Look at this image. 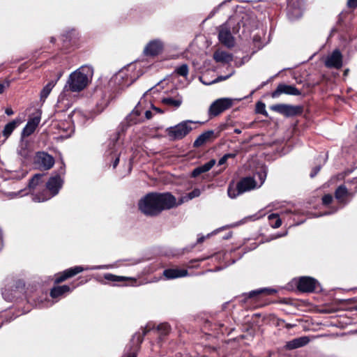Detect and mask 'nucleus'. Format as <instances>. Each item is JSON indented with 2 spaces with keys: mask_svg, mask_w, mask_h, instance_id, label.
<instances>
[{
  "mask_svg": "<svg viewBox=\"0 0 357 357\" xmlns=\"http://www.w3.org/2000/svg\"><path fill=\"white\" fill-rule=\"evenodd\" d=\"M176 205V198L169 192L149 193L138 203L139 211L147 216H156Z\"/></svg>",
  "mask_w": 357,
  "mask_h": 357,
  "instance_id": "obj_1",
  "label": "nucleus"
},
{
  "mask_svg": "<svg viewBox=\"0 0 357 357\" xmlns=\"http://www.w3.org/2000/svg\"><path fill=\"white\" fill-rule=\"evenodd\" d=\"M93 73V68L91 66H81L70 75L63 91L79 92L82 91L91 81Z\"/></svg>",
  "mask_w": 357,
  "mask_h": 357,
  "instance_id": "obj_2",
  "label": "nucleus"
},
{
  "mask_svg": "<svg viewBox=\"0 0 357 357\" xmlns=\"http://www.w3.org/2000/svg\"><path fill=\"white\" fill-rule=\"evenodd\" d=\"M141 64L131 63L121 69L114 76V82L121 88L128 87L143 73Z\"/></svg>",
  "mask_w": 357,
  "mask_h": 357,
  "instance_id": "obj_3",
  "label": "nucleus"
},
{
  "mask_svg": "<svg viewBox=\"0 0 357 357\" xmlns=\"http://www.w3.org/2000/svg\"><path fill=\"white\" fill-rule=\"evenodd\" d=\"M239 25L234 18L229 17V20L219 27L218 38L221 43L227 47L234 45V38L232 33L238 31Z\"/></svg>",
  "mask_w": 357,
  "mask_h": 357,
  "instance_id": "obj_4",
  "label": "nucleus"
},
{
  "mask_svg": "<svg viewBox=\"0 0 357 357\" xmlns=\"http://www.w3.org/2000/svg\"><path fill=\"white\" fill-rule=\"evenodd\" d=\"M63 184V181L59 174H56L50 178L46 183V188L50 192L51 195H36L33 197V200L36 202H45L50 199L52 197L58 194Z\"/></svg>",
  "mask_w": 357,
  "mask_h": 357,
  "instance_id": "obj_5",
  "label": "nucleus"
},
{
  "mask_svg": "<svg viewBox=\"0 0 357 357\" xmlns=\"http://www.w3.org/2000/svg\"><path fill=\"white\" fill-rule=\"evenodd\" d=\"M197 123L190 120L183 121L175 126L167 128V135L173 140L181 139L192 130L190 125Z\"/></svg>",
  "mask_w": 357,
  "mask_h": 357,
  "instance_id": "obj_6",
  "label": "nucleus"
},
{
  "mask_svg": "<svg viewBox=\"0 0 357 357\" xmlns=\"http://www.w3.org/2000/svg\"><path fill=\"white\" fill-rule=\"evenodd\" d=\"M234 104V99L229 98H219L215 100L209 107L208 114L210 118L218 116L224 111L229 109Z\"/></svg>",
  "mask_w": 357,
  "mask_h": 357,
  "instance_id": "obj_7",
  "label": "nucleus"
},
{
  "mask_svg": "<svg viewBox=\"0 0 357 357\" xmlns=\"http://www.w3.org/2000/svg\"><path fill=\"white\" fill-rule=\"evenodd\" d=\"M270 109L287 117L294 116L303 112L302 107L287 104L273 105L270 107Z\"/></svg>",
  "mask_w": 357,
  "mask_h": 357,
  "instance_id": "obj_8",
  "label": "nucleus"
},
{
  "mask_svg": "<svg viewBox=\"0 0 357 357\" xmlns=\"http://www.w3.org/2000/svg\"><path fill=\"white\" fill-rule=\"evenodd\" d=\"M105 268V266H94V267L75 266L73 268H68V269L64 271L62 273L56 276V278H55V282L60 283V282L66 280V279L71 278L84 271L100 269V268Z\"/></svg>",
  "mask_w": 357,
  "mask_h": 357,
  "instance_id": "obj_9",
  "label": "nucleus"
},
{
  "mask_svg": "<svg viewBox=\"0 0 357 357\" xmlns=\"http://www.w3.org/2000/svg\"><path fill=\"white\" fill-rule=\"evenodd\" d=\"M144 100H140L133 110L127 116L126 121L128 124H137L144 121L142 114L144 110Z\"/></svg>",
  "mask_w": 357,
  "mask_h": 357,
  "instance_id": "obj_10",
  "label": "nucleus"
},
{
  "mask_svg": "<svg viewBox=\"0 0 357 357\" xmlns=\"http://www.w3.org/2000/svg\"><path fill=\"white\" fill-rule=\"evenodd\" d=\"M35 162L44 170L50 169L55 162L54 158L46 152L40 151L36 153Z\"/></svg>",
  "mask_w": 357,
  "mask_h": 357,
  "instance_id": "obj_11",
  "label": "nucleus"
},
{
  "mask_svg": "<svg viewBox=\"0 0 357 357\" xmlns=\"http://www.w3.org/2000/svg\"><path fill=\"white\" fill-rule=\"evenodd\" d=\"M284 93L292 96L301 95V91L293 85L285 84H279L276 89L272 93L271 96L273 98H278L281 94Z\"/></svg>",
  "mask_w": 357,
  "mask_h": 357,
  "instance_id": "obj_12",
  "label": "nucleus"
},
{
  "mask_svg": "<svg viewBox=\"0 0 357 357\" xmlns=\"http://www.w3.org/2000/svg\"><path fill=\"white\" fill-rule=\"evenodd\" d=\"M328 68L340 69L342 66V55L339 50H335L325 61Z\"/></svg>",
  "mask_w": 357,
  "mask_h": 357,
  "instance_id": "obj_13",
  "label": "nucleus"
},
{
  "mask_svg": "<svg viewBox=\"0 0 357 357\" xmlns=\"http://www.w3.org/2000/svg\"><path fill=\"white\" fill-rule=\"evenodd\" d=\"M317 281L310 277H301L298 283V289L303 292H312L315 290Z\"/></svg>",
  "mask_w": 357,
  "mask_h": 357,
  "instance_id": "obj_14",
  "label": "nucleus"
},
{
  "mask_svg": "<svg viewBox=\"0 0 357 357\" xmlns=\"http://www.w3.org/2000/svg\"><path fill=\"white\" fill-rule=\"evenodd\" d=\"M256 186V181L252 177L243 178L237 183L239 192H245L247 191H250L255 189Z\"/></svg>",
  "mask_w": 357,
  "mask_h": 357,
  "instance_id": "obj_15",
  "label": "nucleus"
},
{
  "mask_svg": "<svg viewBox=\"0 0 357 357\" xmlns=\"http://www.w3.org/2000/svg\"><path fill=\"white\" fill-rule=\"evenodd\" d=\"M162 47V43L160 40H154L147 44L144 52L146 55L155 56L161 52Z\"/></svg>",
  "mask_w": 357,
  "mask_h": 357,
  "instance_id": "obj_16",
  "label": "nucleus"
},
{
  "mask_svg": "<svg viewBox=\"0 0 357 357\" xmlns=\"http://www.w3.org/2000/svg\"><path fill=\"white\" fill-rule=\"evenodd\" d=\"M40 116H34L29 119L22 132V137H28L31 135L36 130L40 123Z\"/></svg>",
  "mask_w": 357,
  "mask_h": 357,
  "instance_id": "obj_17",
  "label": "nucleus"
},
{
  "mask_svg": "<svg viewBox=\"0 0 357 357\" xmlns=\"http://www.w3.org/2000/svg\"><path fill=\"white\" fill-rule=\"evenodd\" d=\"M310 342V339L307 336H303L295 338L286 343L285 348L289 350L298 349L305 346Z\"/></svg>",
  "mask_w": 357,
  "mask_h": 357,
  "instance_id": "obj_18",
  "label": "nucleus"
},
{
  "mask_svg": "<svg viewBox=\"0 0 357 357\" xmlns=\"http://www.w3.org/2000/svg\"><path fill=\"white\" fill-rule=\"evenodd\" d=\"M188 275V271L185 269L168 268L163 271V275L167 280H172L178 278L185 277Z\"/></svg>",
  "mask_w": 357,
  "mask_h": 357,
  "instance_id": "obj_19",
  "label": "nucleus"
},
{
  "mask_svg": "<svg viewBox=\"0 0 357 357\" xmlns=\"http://www.w3.org/2000/svg\"><path fill=\"white\" fill-rule=\"evenodd\" d=\"M213 59L218 63H229L233 60V55L226 51L218 50L213 54Z\"/></svg>",
  "mask_w": 357,
  "mask_h": 357,
  "instance_id": "obj_20",
  "label": "nucleus"
},
{
  "mask_svg": "<svg viewBox=\"0 0 357 357\" xmlns=\"http://www.w3.org/2000/svg\"><path fill=\"white\" fill-rule=\"evenodd\" d=\"M216 160L215 159H211L208 162L205 163L203 165L199 166L193 169L191 173V176L195 178L200 175L201 174L208 172L212 167L215 165Z\"/></svg>",
  "mask_w": 357,
  "mask_h": 357,
  "instance_id": "obj_21",
  "label": "nucleus"
},
{
  "mask_svg": "<svg viewBox=\"0 0 357 357\" xmlns=\"http://www.w3.org/2000/svg\"><path fill=\"white\" fill-rule=\"evenodd\" d=\"M62 74L59 73L57 76V77L55 79L50 81L42 89L40 92V99L43 101H45V100L47 98L50 92L52 91V89L56 85L57 81L60 79Z\"/></svg>",
  "mask_w": 357,
  "mask_h": 357,
  "instance_id": "obj_22",
  "label": "nucleus"
},
{
  "mask_svg": "<svg viewBox=\"0 0 357 357\" xmlns=\"http://www.w3.org/2000/svg\"><path fill=\"white\" fill-rule=\"evenodd\" d=\"M349 195L350 193L344 185H340L335 192V199L340 204H346L347 203L346 199Z\"/></svg>",
  "mask_w": 357,
  "mask_h": 357,
  "instance_id": "obj_23",
  "label": "nucleus"
},
{
  "mask_svg": "<svg viewBox=\"0 0 357 357\" xmlns=\"http://www.w3.org/2000/svg\"><path fill=\"white\" fill-rule=\"evenodd\" d=\"M214 135L213 130H207L202 133L194 142L195 147H199L207 142Z\"/></svg>",
  "mask_w": 357,
  "mask_h": 357,
  "instance_id": "obj_24",
  "label": "nucleus"
},
{
  "mask_svg": "<svg viewBox=\"0 0 357 357\" xmlns=\"http://www.w3.org/2000/svg\"><path fill=\"white\" fill-rule=\"evenodd\" d=\"M161 102L164 105L178 108L181 106V105L182 103V98H178L174 99V98H172L170 97H167V98H163L161 100Z\"/></svg>",
  "mask_w": 357,
  "mask_h": 357,
  "instance_id": "obj_25",
  "label": "nucleus"
},
{
  "mask_svg": "<svg viewBox=\"0 0 357 357\" xmlns=\"http://www.w3.org/2000/svg\"><path fill=\"white\" fill-rule=\"evenodd\" d=\"M17 124L18 122L15 120H13L5 126L3 130V135L6 139H7L11 135L13 130L17 128Z\"/></svg>",
  "mask_w": 357,
  "mask_h": 357,
  "instance_id": "obj_26",
  "label": "nucleus"
},
{
  "mask_svg": "<svg viewBox=\"0 0 357 357\" xmlns=\"http://www.w3.org/2000/svg\"><path fill=\"white\" fill-rule=\"evenodd\" d=\"M275 292H276V291L273 289L262 288V289L251 291L248 294V297L254 298V297L258 296L262 294H266L270 295V294H273Z\"/></svg>",
  "mask_w": 357,
  "mask_h": 357,
  "instance_id": "obj_27",
  "label": "nucleus"
},
{
  "mask_svg": "<svg viewBox=\"0 0 357 357\" xmlns=\"http://www.w3.org/2000/svg\"><path fill=\"white\" fill-rule=\"evenodd\" d=\"M270 225L273 228H278L282 225V220L277 213L270 214L268 217Z\"/></svg>",
  "mask_w": 357,
  "mask_h": 357,
  "instance_id": "obj_28",
  "label": "nucleus"
},
{
  "mask_svg": "<svg viewBox=\"0 0 357 357\" xmlns=\"http://www.w3.org/2000/svg\"><path fill=\"white\" fill-rule=\"evenodd\" d=\"M119 134L115 133L113 136L111 137L109 139V142L108 144L109 149L111 150V152H116V148L119 145Z\"/></svg>",
  "mask_w": 357,
  "mask_h": 357,
  "instance_id": "obj_29",
  "label": "nucleus"
},
{
  "mask_svg": "<svg viewBox=\"0 0 357 357\" xmlns=\"http://www.w3.org/2000/svg\"><path fill=\"white\" fill-rule=\"evenodd\" d=\"M146 333L147 331L144 329L142 335L140 333H135L132 338V342L133 344L136 345L137 347H139L140 344L143 342L144 336Z\"/></svg>",
  "mask_w": 357,
  "mask_h": 357,
  "instance_id": "obj_30",
  "label": "nucleus"
},
{
  "mask_svg": "<svg viewBox=\"0 0 357 357\" xmlns=\"http://www.w3.org/2000/svg\"><path fill=\"white\" fill-rule=\"evenodd\" d=\"M42 177H43V174H35L29 183V188L30 189H34L36 186H38L40 183Z\"/></svg>",
  "mask_w": 357,
  "mask_h": 357,
  "instance_id": "obj_31",
  "label": "nucleus"
},
{
  "mask_svg": "<svg viewBox=\"0 0 357 357\" xmlns=\"http://www.w3.org/2000/svg\"><path fill=\"white\" fill-rule=\"evenodd\" d=\"M105 279L112 282H122L126 280H128V278L123 277V276H117L111 273H106L104 276ZM129 280H132V278H129Z\"/></svg>",
  "mask_w": 357,
  "mask_h": 357,
  "instance_id": "obj_32",
  "label": "nucleus"
},
{
  "mask_svg": "<svg viewBox=\"0 0 357 357\" xmlns=\"http://www.w3.org/2000/svg\"><path fill=\"white\" fill-rule=\"evenodd\" d=\"M188 71L189 69L187 64H182L181 66L176 67L174 70L177 75L185 77L188 75Z\"/></svg>",
  "mask_w": 357,
  "mask_h": 357,
  "instance_id": "obj_33",
  "label": "nucleus"
},
{
  "mask_svg": "<svg viewBox=\"0 0 357 357\" xmlns=\"http://www.w3.org/2000/svg\"><path fill=\"white\" fill-rule=\"evenodd\" d=\"M142 113L144 114L143 118L146 120L151 119L153 117V116L154 115V112L152 110V109L151 108V105H149V104L146 103V102L144 103V110L143 111Z\"/></svg>",
  "mask_w": 357,
  "mask_h": 357,
  "instance_id": "obj_34",
  "label": "nucleus"
},
{
  "mask_svg": "<svg viewBox=\"0 0 357 357\" xmlns=\"http://www.w3.org/2000/svg\"><path fill=\"white\" fill-rule=\"evenodd\" d=\"M227 193L229 197L234 199L243 192H239L237 185L234 187V185H229L227 190Z\"/></svg>",
  "mask_w": 357,
  "mask_h": 357,
  "instance_id": "obj_35",
  "label": "nucleus"
},
{
  "mask_svg": "<svg viewBox=\"0 0 357 357\" xmlns=\"http://www.w3.org/2000/svg\"><path fill=\"white\" fill-rule=\"evenodd\" d=\"M291 8L289 6L288 16L290 20H294L298 19L302 15V12L300 10H296L295 12H291Z\"/></svg>",
  "mask_w": 357,
  "mask_h": 357,
  "instance_id": "obj_36",
  "label": "nucleus"
},
{
  "mask_svg": "<svg viewBox=\"0 0 357 357\" xmlns=\"http://www.w3.org/2000/svg\"><path fill=\"white\" fill-rule=\"evenodd\" d=\"M256 112L257 113L264 114V116H267V112L266 110V105L264 103L261 102H258L256 104Z\"/></svg>",
  "mask_w": 357,
  "mask_h": 357,
  "instance_id": "obj_37",
  "label": "nucleus"
},
{
  "mask_svg": "<svg viewBox=\"0 0 357 357\" xmlns=\"http://www.w3.org/2000/svg\"><path fill=\"white\" fill-rule=\"evenodd\" d=\"M236 156V154L234 153H230L225 154L218 161V165H222L225 164L228 159L234 158Z\"/></svg>",
  "mask_w": 357,
  "mask_h": 357,
  "instance_id": "obj_38",
  "label": "nucleus"
},
{
  "mask_svg": "<svg viewBox=\"0 0 357 357\" xmlns=\"http://www.w3.org/2000/svg\"><path fill=\"white\" fill-rule=\"evenodd\" d=\"M158 330L162 335H167L170 330V326L167 323L160 324L158 326Z\"/></svg>",
  "mask_w": 357,
  "mask_h": 357,
  "instance_id": "obj_39",
  "label": "nucleus"
},
{
  "mask_svg": "<svg viewBox=\"0 0 357 357\" xmlns=\"http://www.w3.org/2000/svg\"><path fill=\"white\" fill-rule=\"evenodd\" d=\"M201 195V191L198 188L194 189L192 192H189L186 197H184V199H186V200L192 199L195 197H197Z\"/></svg>",
  "mask_w": 357,
  "mask_h": 357,
  "instance_id": "obj_40",
  "label": "nucleus"
},
{
  "mask_svg": "<svg viewBox=\"0 0 357 357\" xmlns=\"http://www.w3.org/2000/svg\"><path fill=\"white\" fill-rule=\"evenodd\" d=\"M50 295L54 298H58L60 296L63 295V293H62V291L61 290L60 287L59 286V287H54L51 290Z\"/></svg>",
  "mask_w": 357,
  "mask_h": 357,
  "instance_id": "obj_41",
  "label": "nucleus"
},
{
  "mask_svg": "<svg viewBox=\"0 0 357 357\" xmlns=\"http://www.w3.org/2000/svg\"><path fill=\"white\" fill-rule=\"evenodd\" d=\"M333 201V196L330 194L325 195L322 197V202L324 205H328L331 204Z\"/></svg>",
  "mask_w": 357,
  "mask_h": 357,
  "instance_id": "obj_42",
  "label": "nucleus"
},
{
  "mask_svg": "<svg viewBox=\"0 0 357 357\" xmlns=\"http://www.w3.org/2000/svg\"><path fill=\"white\" fill-rule=\"evenodd\" d=\"M230 0H225V1H223L222 3H220L219 6H218L217 7L214 8L211 11V13H209L208 16V18H211L212 17H213L215 15V14L218 11L219 8L222 6V4L225 3L227 1H229Z\"/></svg>",
  "mask_w": 357,
  "mask_h": 357,
  "instance_id": "obj_43",
  "label": "nucleus"
},
{
  "mask_svg": "<svg viewBox=\"0 0 357 357\" xmlns=\"http://www.w3.org/2000/svg\"><path fill=\"white\" fill-rule=\"evenodd\" d=\"M229 77V76H226V77H222V76H219L218 77L215 79H214L213 81H212L210 83H205L203 82V83L206 85H208L210 84H213V83H216V82H220V81H222V80H225L227 78H228Z\"/></svg>",
  "mask_w": 357,
  "mask_h": 357,
  "instance_id": "obj_44",
  "label": "nucleus"
},
{
  "mask_svg": "<svg viewBox=\"0 0 357 357\" xmlns=\"http://www.w3.org/2000/svg\"><path fill=\"white\" fill-rule=\"evenodd\" d=\"M320 169H321V166H320V165H319V166H316V167L312 169V172L310 173V177H311V178L314 177V176L317 174V173L320 171Z\"/></svg>",
  "mask_w": 357,
  "mask_h": 357,
  "instance_id": "obj_45",
  "label": "nucleus"
},
{
  "mask_svg": "<svg viewBox=\"0 0 357 357\" xmlns=\"http://www.w3.org/2000/svg\"><path fill=\"white\" fill-rule=\"evenodd\" d=\"M22 192V190H20L17 192H8L6 194L7 197L9 198V199H13V198H15L16 197H17L18 195H20Z\"/></svg>",
  "mask_w": 357,
  "mask_h": 357,
  "instance_id": "obj_46",
  "label": "nucleus"
},
{
  "mask_svg": "<svg viewBox=\"0 0 357 357\" xmlns=\"http://www.w3.org/2000/svg\"><path fill=\"white\" fill-rule=\"evenodd\" d=\"M347 5L350 8H356L357 0H348Z\"/></svg>",
  "mask_w": 357,
  "mask_h": 357,
  "instance_id": "obj_47",
  "label": "nucleus"
},
{
  "mask_svg": "<svg viewBox=\"0 0 357 357\" xmlns=\"http://www.w3.org/2000/svg\"><path fill=\"white\" fill-rule=\"evenodd\" d=\"M150 105H151V108L152 109V110L154 112V114H155L157 113H160V114H162L163 113V111L161 109L155 107L152 104H150Z\"/></svg>",
  "mask_w": 357,
  "mask_h": 357,
  "instance_id": "obj_48",
  "label": "nucleus"
},
{
  "mask_svg": "<svg viewBox=\"0 0 357 357\" xmlns=\"http://www.w3.org/2000/svg\"><path fill=\"white\" fill-rule=\"evenodd\" d=\"M59 287L61 288V290L63 294L66 292H69L70 291V289L68 285H62V286H59Z\"/></svg>",
  "mask_w": 357,
  "mask_h": 357,
  "instance_id": "obj_49",
  "label": "nucleus"
},
{
  "mask_svg": "<svg viewBox=\"0 0 357 357\" xmlns=\"http://www.w3.org/2000/svg\"><path fill=\"white\" fill-rule=\"evenodd\" d=\"M9 86V82H6V84L0 83V93H2L6 86Z\"/></svg>",
  "mask_w": 357,
  "mask_h": 357,
  "instance_id": "obj_50",
  "label": "nucleus"
},
{
  "mask_svg": "<svg viewBox=\"0 0 357 357\" xmlns=\"http://www.w3.org/2000/svg\"><path fill=\"white\" fill-rule=\"evenodd\" d=\"M5 113L8 115V116H10V115H13V111L11 108H6V111H5Z\"/></svg>",
  "mask_w": 357,
  "mask_h": 357,
  "instance_id": "obj_51",
  "label": "nucleus"
},
{
  "mask_svg": "<svg viewBox=\"0 0 357 357\" xmlns=\"http://www.w3.org/2000/svg\"><path fill=\"white\" fill-rule=\"evenodd\" d=\"M119 162V156L116 158V159L114 160V162H113V168H116V166L118 165Z\"/></svg>",
  "mask_w": 357,
  "mask_h": 357,
  "instance_id": "obj_52",
  "label": "nucleus"
},
{
  "mask_svg": "<svg viewBox=\"0 0 357 357\" xmlns=\"http://www.w3.org/2000/svg\"><path fill=\"white\" fill-rule=\"evenodd\" d=\"M295 326H296L295 324H285V328H287V329H290V328L294 327Z\"/></svg>",
  "mask_w": 357,
  "mask_h": 357,
  "instance_id": "obj_53",
  "label": "nucleus"
},
{
  "mask_svg": "<svg viewBox=\"0 0 357 357\" xmlns=\"http://www.w3.org/2000/svg\"><path fill=\"white\" fill-rule=\"evenodd\" d=\"M126 357H137L136 352H132L129 354Z\"/></svg>",
  "mask_w": 357,
  "mask_h": 357,
  "instance_id": "obj_54",
  "label": "nucleus"
},
{
  "mask_svg": "<svg viewBox=\"0 0 357 357\" xmlns=\"http://www.w3.org/2000/svg\"><path fill=\"white\" fill-rule=\"evenodd\" d=\"M261 216H262V215H260V216H257V215H254L253 217H252V216H250V217H249L248 218L252 219V220H257V219H259V218L260 217H261Z\"/></svg>",
  "mask_w": 357,
  "mask_h": 357,
  "instance_id": "obj_55",
  "label": "nucleus"
},
{
  "mask_svg": "<svg viewBox=\"0 0 357 357\" xmlns=\"http://www.w3.org/2000/svg\"><path fill=\"white\" fill-rule=\"evenodd\" d=\"M234 132L237 133V134H240V133H241V130L240 129H238V128H236L234 130Z\"/></svg>",
  "mask_w": 357,
  "mask_h": 357,
  "instance_id": "obj_56",
  "label": "nucleus"
},
{
  "mask_svg": "<svg viewBox=\"0 0 357 357\" xmlns=\"http://www.w3.org/2000/svg\"><path fill=\"white\" fill-rule=\"evenodd\" d=\"M63 98V94L61 93L59 97V100H61Z\"/></svg>",
  "mask_w": 357,
  "mask_h": 357,
  "instance_id": "obj_57",
  "label": "nucleus"
},
{
  "mask_svg": "<svg viewBox=\"0 0 357 357\" xmlns=\"http://www.w3.org/2000/svg\"><path fill=\"white\" fill-rule=\"evenodd\" d=\"M63 173H64V170L63 169H61V174H63Z\"/></svg>",
  "mask_w": 357,
  "mask_h": 357,
  "instance_id": "obj_58",
  "label": "nucleus"
},
{
  "mask_svg": "<svg viewBox=\"0 0 357 357\" xmlns=\"http://www.w3.org/2000/svg\"><path fill=\"white\" fill-rule=\"evenodd\" d=\"M328 214H331V213L330 212L325 213L324 215H328Z\"/></svg>",
  "mask_w": 357,
  "mask_h": 357,
  "instance_id": "obj_59",
  "label": "nucleus"
},
{
  "mask_svg": "<svg viewBox=\"0 0 357 357\" xmlns=\"http://www.w3.org/2000/svg\"><path fill=\"white\" fill-rule=\"evenodd\" d=\"M51 41H52V42H53V41H54V38H52Z\"/></svg>",
  "mask_w": 357,
  "mask_h": 357,
  "instance_id": "obj_60",
  "label": "nucleus"
}]
</instances>
